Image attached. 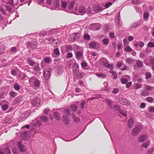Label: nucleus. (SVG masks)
<instances>
[{
    "label": "nucleus",
    "mask_w": 154,
    "mask_h": 154,
    "mask_svg": "<svg viewBox=\"0 0 154 154\" xmlns=\"http://www.w3.org/2000/svg\"><path fill=\"white\" fill-rule=\"evenodd\" d=\"M100 61L102 63L103 65L106 67L108 69H112L114 68L113 64H109L108 62L106 59L105 58H101L100 59Z\"/></svg>",
    "instance_id": "f257e3e1"
},
{
    "label": "nucleus",
    "mask_w": 154,
    "mask_h": 154,
    "mask_svg": "<svg viewBox=\"0 0 154 154\" xmlns=\"http://www.w3.org/2000/svg\"><path fill=\"white\" fill-rule=\"evenodd\" d=\"M141 131V128L139 127H135L131 132V135L134 136L137 135Z\"/></svg>",
    "instance_id": "f03ea898"
},
{
    "label": "nucleus",
    "mask_w": 154,
    "mask_h": 154,
    "mask_svg": "<svg viewBox=\"0 0 154 154\" xmlns=\"http://www.w3.org/2000/svg\"><path fill=\"white\" fill-rule=\"evenodd\" d=\"M40 102V100L39 98H35L32 101L31 104L34 106H37L39 105Z\"/></svg>",
    "instance_id": "7ed1b4c3"
},
{
    "label": "nucleus",
    "mask_w": 154,
    "mask_h": 154,
    "mask_svg": "<svg viewBox=\"0 0 154 154\" xmlns=\"http://www.w3.org/2000/svg\"><path fill=\"white\" fill-rule=\"evenodd\" d=\"M26 46L28 48H31L32 50L35 49L37 47L36 44L31 42H28Z\"/></svg>",
    "instance_id": "20e7f679"
},
{
    "label": "nucleus",
    "mask_w": 154,
    "mask_h": 154,
    "mask_svg": "<svg viewBox=\"0 0 154 154\" xmlns=\"http://www.w3.org/2000/svg\"><path fill=\"white\" fill-rule=\"evenodd\" d=\"M0 154H11L10 149L8 148L0 149Z\"/></svg>",
    "instance_id": "39448f33"
},
{
    "label": "nucleus",
    "mask_w": 154,
    "mask_h": 154,
    "mask_svg": "<svg viewBox=\"0 0 154 154\" xmlns=\"http://www.w3.org/2000/svg\"><path fill=\"white\" fill-rule=\"evenodd\" d=\"M18 145L20 151L21 152H24L26 151V148L25 146L23 145L21 142H18Z\"/></svg>",
    "instance_id": "423d86ee"
},
{
    "label": "nucleus",
    "mask_w": 154,
    "mask_h": 154,
    "mask_svg": "<svg viewBox=\"0 0 154 154\" xmlns=\"http://www.w3.org/2000/svg\"><path fill=\"white\" fill-rule=\"evenodd\" d=\"M76 58L78 60L83 59V52L80 51H78L76 53Z\"/></svg>",
    "instance_id": "0eeeda50"
},
{
    "label": "nucleus",
    "mask_w": 154,
    "mask_h": 154,
    "mask_svg": "<svg viewBox=\"0 0 154 154\" xmlns=\"http://www.w3.org/2000/svg\"><path fill=\"white\" fill-rule=\"evenodd\" d=\"M45 80L48 79L51 75V72L50 71L44 70L43 72Z\"/></svg>",
    "instance_id": "6e6552de"
},
{
    "label": "nucleus",
    "mask_w": 154,
    "mask_h": 154,
    "mask_svg": "<svg viewBox=\"0 0 154 154\" xmlns=\"http://www.w3.org/2000/svg\"><path fill=\"white\" fill-rule=\"evenodd\" d=\"M99 46V45L98 43L95 42H92L89 44L90 47L91 48L96 49Z\"/></svg>",
    "instance_id": "1a4fd4ad"
},
{
    "label": "nucleus",
    "mask_w": 154,
    "mask_h": 154,
    "mask_svg": "<svg viewBox=\"0 0 154 154\" xmlns=\"http://www.w3.org/2000/svg\"><path fill=\"white\" fill-rule=\"evenodd\" d=\"M78 11L82 15H83L86 12L85 7L82 6L80 7L78 9Z\"/></svg>",
    "instance_id": "9d476101"
},
{
    "label": "nucleus",
    "mask_w": 154,
    "mask_h": 154,
    "mask_svg": "<svg viewBox=\"0 0 154 154\" xmlns=\"http://www.w3.org/2000/svg\"><path fill=\"white\" fill-rule=\"evenodd\" d=\"M26 62L29 65L31 66H34L35 63V62L30 58L27 59Z\"/></svg>",
    "instance_id": "9b49d317"
},
{
    "label": "nucleus",
    "mask_w": 154,
    "mask_h": 154,
    "mask_svg": "<svg viewBox=\"0 0 154 154\" xmlns=\"http://www.w3.org/2000/svg\"><path fill=\"white\" fill-rule=\"evenodd\" d=\"M33 79L34 80V85L35 87H38L39 86L40 84V81L37 79H34V78L31 79L29 80L32 81Z\"/></svg>",
    "instance_id": "f8f14e48"
},
{
    "label": "nucleus",
    "mask_w": 154,
    "mask_h": 154,
    "mask_svg": "<svg viewBox=\"0 0 154 154\" xmlns=\"http://www.w3.org/2000/svg\"><path fill=\"white\" fill-rule=\"evenodd\" d=\"M129 102L125 99H123L120 101V103L126 106H128L129 105Z\"/></svg>",
    "instance_id": "ddd939ff"
},
{
    "label": "nucleus",
    "mask_w": 154,
    "mask_h": 154,
    "mask_svg": "<svg viewBox=\"0 0 154 154\" xmlns=\"http://www.w3.org/2000/svg\"><path fill=\"white\" fill-rule=\"evenodd\" d=\"M147 135L145 134L143 135L140 137L139 139V141L140 142H143L147 139Z\"/></svg>",
    "instance_id": "4468645a"
},
{
    "label": "nucleus",
    "mask_w": 154,
    "mask_h": 154,
    "mask_svg": "<svg viewBox=\"0 0 154 154\" xmlns=\"http://www.w3.org/2000/svg\"><path fill=\"white\" fill-rule=\"evenodd\" d=\"M97 8H98V9H96L95 7H93V10L95 12H100L103 10V8L102 7L97 6Z\"/></svg>",
    "instance_id": "2eb2a0df"
},
{
    "label": "nucleus",
    "mask_w": 154,
    "mask_h": 154,
    "mask_svg": "<svg viewBox=\"0 0 154 154\" xmlns=\"http://www.w3.org/2000/svg\"><path fill=\"white\" fill-rule=\"evenodd\" d=\"M134 124V120L132 118H131L128 120V126L129 128H131Z\"/></svg>",
    "instance_id": "dca6fc26"
},
{
    "label": "nucleus",
    "mask_w": 154,
    "mask_h": 154,
    "mask_svg": "<svg viewBox=\"0 0 154 154\" xmlns=\"http://www.w3.org/2000/svg\"><path fill=\"white\" fill-rule=\"evenodd\" d=\"M62 119L64 121V123L66 124H67L69 123V120L68 117L66 116H63L62 117Z\"/></svg>",
    "instance_id": "f3484780"
},
{
    "label": "nucleus",
    "mask_w": 154,
    "mask_h": 154,
    "mask_svg": "<svg viewBox=\"0 0 154 154\" xmlns=\"http://www.w3.org/2000/svg\"><path fill=\"white\" fill-rule=\"evenodd\" d=\"M117 66L118 67L120 68L121 66H123L124 67L123 68H121L120 69L122 70H124L126 69V66L124 64H122V63L121 62H119L117 63Z\"/></svg>",
    "instance_id": "a211bd4d"
},
{
    "label": "nucleus",
    "mask_w": 154,
    "mask_h": 154,
    "mask_svg": "<svg viewBox=\"0 0 154 154\" xmlns=\"http://www.w3.org/2000/svg\"><path fill=\"white\" fill-rule=\"evenodd\" d=\"M53 5L56 7H58L60 6V3L59 0H54Z\"/></svg>",
    "instance_id": "6ab92c4d"
},
{
    "label": "nucleus",
    "mask_w": 154,
    "mask_h": 154,
    "mask_svg": "<svg viewBox=\"0 0 154 154\" xmlns=\"http://www.w3.org/2000/svg\"><path fill=\"white\" fill-rule=\"evenodd\" d=\"M136 65L138 67H141L143 66V63L142 61L139 60H137Z\"/></svg>",
    "instance_id": "aec40b11"
},
{
    "label": "nucleus",
    "mask_w": 154,
    "mask_h": 154,
    "mask_svg": "<svg viewBox=\"0 0 154 154\" xmlns=\"http://www.w3.org/2000/svg\"><path fill=\"white\" fill-rule=\"evenodd\" d=\"M75 4V2L74 1H73L71 2L70 4L68 5V8L69 10H71L72 9Z\"/></svg>",
    "instance_id": "412c9836"
},
{
    "label": "nucleus",
    "mask_w": 154,
    "mask_h": 154,
    "mask_svg": "<svg viewBox=\"0 0 154 154\" xmlns=\"http://www.w3.org/2000/svg\"><path fill=\"white\" fill-rule=\"evenodd\" d=\"M109 72L111 73L112 75L113 78L114 79H116L117 78V75L116 72L110 71Z\"/></svg>",
    "instance_id": "4be33fe9"
},
{
    "label": "nucleus",
    "mask_w": 154,
    "mask_h": 154,
    "mask_svg": "<svg viewBox=\"0 0 154 154\" xmlns=\"http://www.w3.org/2000/svg\"><path fill=\"white\" fill-rule=\"evenodd\" d=\"M53 116L55 118H56L57 120H60V118L59 116V113L57 112H55L53 113Z\"/></svg>",
    "instance_id": "5701e85b"
},
{
    "label": "nucleus",
    "mask_w": 154,
    "mask_h": 154,
    "mask_svg": "<svg viewBox=\"0 0 154 154\" xmlns=\"http://www.w3.org/2000/svg\"><path fill=\"white\" fill-rule=\"evenodd\" d=\"M33 70L35 71H40L41 70V68L38 63H37L36 65L35 66Z\"/></svg>",
    "instance_id": "b1692460"
},
{
    "label": "nucleus",
    "mask_w": 154,
    "mask_h": 154,
    "mask_svg": "<svg viewBox=\"0 0 154 154\" xmlns=\"http://www.w3.org/2000/svg\"><path fill=\"white\" fill-rule=\"evenodd\" d=\"M124 51L125 52H130L132 50V48L128 46L124 48Z\"/></svg>",
    "instance_id": "393cba45"
},
{
    "label": "nucleus",
    "mask_w": 154,
    "mask_h": 154,
    "mask_svg": "<svg viewBox=\"0 0 154 154\" xmlns=\"http://www.w3.org/2000/svg\"><path fill=\"white\" fill-rule=\"evenodd\" d=\"M10 96L13 98L14 97L17 95V93L15 91H10L9 94Z\"/></svg>",
    "instance_id": "a878e982"
},
{
    "label": "nucleus",
    "mask_w": 154,
    "mask_h": 154,
    "mask_svg": "<svg viewBox=\"0 0 154 154\" xmlns=\"http://www.w3.org/2000/svg\"><path fill=\"white\" fill-rule=\"evenodd\" d=\"M72 118L73 119V121L75 122H78L79 121V118L78 117H76L73 114L72 116Z\"/></svg>",
    "instance_id": "bb28decb"
},
{
    "label": "nucleus",
    "mask_w": 154,
    "mask_h": 154,
    "mask_svg": "<svg viewBox=\"0 0 154 154\" xmlns=\"http://www.w3.org/2000/svg\"><path fill=\"white\" fill-rule=\"evenodd\" d=\"M145 89L148 91L153 90H154V87L149 85H146L145 87Z\"/></svg>",
    "instance_id": "cd10ccee"
},
{
    "label": "nucleus",
    "mask_w": 154,
    "mask_h": 154,
    "mask_svg": "<svg viewBox=\"0 0 154 154\" xmlns=\"http://www.w3.org/2000/svg\"><path fill=\"white\" fill-rule=\"evenodd\" d=\"M70 108L71 110L74 112H75L77 109V106L74 105H71Z\"/></svg>",
    "instance_id": "c85d7f7f"
},
{
    "label": "nucleus",
    "mask_w": 154,
    "mask_h": 154,
    "mask_svg": "<svg viewBox=\"0 0 154 154\" xmlns=\"http://www.w3.org/2000/svg\"><path fill=\"white\" fill-rule=\"evenodd\" d=\"M102 42L104 45H107L109 44V40L108 38H105L102 40Z\"/></svg>",
    "instance_id": "c756f323"
},
{
    "label": "nucleus",
    "mask_w": 154,
    "mask_h": 154,
    "mask_svg": "<svg viewBox=\"0 0 154 154\" xmlns=\"http://www.w3.org/2000/svg\"><path fill=\"white\" fill-rule=\"evenodd\" d=\"M149 14L147 13H144L143 15L144 18L145 19V21H147V19L149 17Z\"/></svg>",
    "instance_id": "7c9ffc66"
},
{
    "label": "nucleus",
    "mask_w": 154,
    "mask_h": 154,
    "mask_svg": "<svg viewBox=\"0 0 154 154\" xmlns=\"http://www.w3.org/2000/svg\"><path fill=\"white\" fill-rule=\"evenodd\" d=\"M13 88L16 91H18L20 88L19 85L16 84H14Z\"/></svg>",
    "instance_id": "2f4dec72"
},
{
    "label": "nucleus",
    "mask_w": 154,
    "mask_h": 154,
    "mask_svg": "<svg viewBox=\"0 0 154 154\" xmlns=\"http://www.w3.org/2000/svg\"><path fill=\"white\" fill-rule=\"evenodd\" d=\"M8 108V106L7 104H4L2 106V109L4 111L6 110Z\"/></svg>",
    "instance_id": "473e14b6"
},
{
    "label": "nucleus",
    "mask_w": 154,
    "mask_h": 154,
    "mask_svg": "<svg viewBox=\"0 0 154 154\" xmlns=\"http://www.w3.org/2000/svg\"><path fill=\"white\" fill-rule=\"evenodd\" d=\"M44 60L46 63H48L50 62L51 58L50 57H46L44 59Z\"/></svg>",
    "instance_id": "72a5a7b5"
},
{
    "label": "nucleus",
    "mask_w": 154,
    "mask_h": 154,
    "mask_svg": "<svg viewBox=\"0 0 154 154\" xmlns=\"http://www.w3.org/2000/svg\"><path fill=\"white\" fill-rule=\"evenodd\" d=\"M132 3L135 4L139 5L141 4V2L138 0H132Z\"/></svg>",
    "instance_id": "f704fd0d"
},
{
    "label": "nucleus",
    "mask_w": 154,
    "mask_h": 154,
    "mask_svg": "<svg viewBox=\"0 0 154 154\" xmlns=\"http://www.w3.org/2000/svg\"><path fill=\"white\" fill-rule=\"evenodd\" d=\"M46 34V32L45 30H42L39 33V35L40 37L45 36Z\"/></svg>",
    "instance_id": "c9c22d12"
},
{
    "label": "nucleus",
    "mask_w": 154,
    "mask_h": 154,
    "mask_svg": "<svg viewBox=\"0 0 154 154\" xmlns=\"http://www.w3.org/2000/svg\"><path fill=\"white\" fill-rule=\"evenodd\" d=\"M146 78L148 79L150 78L151 76V74L150 72H148L145 73Z\"/></svg>",
    "instance_id": "e433bc0d"
},
{
    "label": "nucleus",
    "mask_w": 154,
    "mask_h": 154,
    "mask_svg": "<svg viewBox=\"0 0 154 154\" xmlns=\"http://www.w3.org/2000/svg\"><path fill=\"white\" fill-rule=\"evenodd\" d=\"M71 36L73 38L74 40H75L78 38L79 36V35L77 33H75L72 35Z\"/></svg>",
    "instance_id": "4c0bfd02"
},
{
    "label": "nucleus",
    "mask_w": 154,
    "mask_h": 154,
    "mask_svg": "<svg viewBox=\"0 0 154 154\" xmlns=\"http://www.w3.org/2000/svg\"><path fill=\"white\" fill-rule=\"evenodd\" d=\"M148 110L150 112H154V106H151L148 108Z\"/></svg>",
    "instance_id": "58836bf2"
},
{
    "label": "nucleus",
    "mask_w": 154,
    "mask_h": 154,
    "mask_svg": "<svg viewBox=\"0 0 154 154\" xmlns=\"http://www.w3.org/2000/svg\"><path fill=\"white\" fill-rule=\"evenodd\" d=\"M40 119L42 121L44 122H47L48 120V118L45 116H43L41 117L40 118Z\"/></svg>",
    "instance_id": "ea45409f"
},
{
    "label": "nucleus",
    "mask_w": 154,
    "mask_h": 154,
    "mask_svg": "<svg viewBox=\"0 0 154 154\" xmlns=\"http://www.w3.org/2000/svg\"><path fill=\"white\" fill-rule=\"evenodd\" d=\"M142 85L140 84H136L134 86V88L135 89H138L142 87Z\"/></svg>",
    "instance_id": "a19ab883"
},
{
    "label": "nucleus",
    "mask_w": 154,
    "mask_h": 154,
    "mask_svg": "<svg viewBox=\"0 0 154 154\" xmlns=\"http://www.w3.org/2000/svg\"><path fill=\"white\" fill-rule=\"evenodd\" d=\"M149 144V142H146L143 143L142 145V147H144L145 148H146Z\"/></svg>",
    "instance_id": "79ce46f5"
},
{
    "label": "nucleus",
    "mask_w": 154,
    "mask_h": 154,
    "mask_svg": "<svg viewBox=\"0 0 154 154\" xmlns=\"http://www.w3.org/2000/svg\"><path fill=\"white\" fill-rule=\"evenodd\" d=\"M61 6L63 8H66L67 6L66 3L64 2H61Z\"/></svg>",
    "instance_id": "37998d69"
},
{
    "label": "nucleus",
    "mask_w": 154,
    "mask_h": 154,
    "mask_svg": "<svg viewBox=\"0 0 154 154\" xmlns=\"http://www.w3.org/2000/svg\"><path fill=\"white\" fill-rule=\"evenodd\" d=\"M127 82V79L125 78H124L121 79V82L123 84H126Z\"/></svg>",
    "instance_id": "c03bdc74"
},
{
    "label": "nucleus",
    "mask_w": 154,
    "mask_h": 154,
    "mask_svg": "<svg viewBox=\"0 0 154 154\" xmlns=\"http://www.w3.org/2000/svg\"><path fill=\"white\" fill-rule=\"evenodd\" d=\"M84 38L85 39L89 40L90 38V36L88 35H84Z\"/></svg>",
    "instance_id": "a18cd8bd"
},
{
    "label": "nucleus",
    "mask_w": 154,
    "mask_h": 154,
    "mask_svg": "<svg viewBox=\"0 0 154 154\" xmlns=\"http://www.w3.org/2000/svg\"><path fill=\"white\" fill-rule=\"evenodd\" d=\"M133 61V60L131 58H128L126 59V62L128 63H131Z\"/></svg>",
    "instance_id": "49530a36"
},
{
    "label": "nucleus",
    "mask_w": 154,
    "mask_h": 154,
    "mask_svg": "<svg viewBox=\"0 0 154 154\" xmlns=\"http://www.w3.org/2000/svg\"><path fill=\"white\" fill-rule=\"evenodd\" d=\"M96 75L98 77H101L102 78H104L106 76L102 74H99L97 73L96 74Z\"/></svg>",
    "instance_id": "de8ad7c7"
},
{
    "label": "nucleus",
    "mask_w": 154,
    "mask_h": 154,
    "mask_svg": "<svg viewBox=\"0 0 154 154\" xmlns=\"http://www.w3.org/2000/svg\"><path fill=\"white\" fill-rule=\"evenodd\" d=\"M54 53L56 55H59L60 52L57 48H56L54 50Z\"/></svg>",
    "instance_id": "09e8293b"
},
{
    "label": "nucleus",
    "mask_w": 154,
    "mask_h": 154,
    "mask_svg": "<svg viewBox=\"0 0 154 154\" xmlns=\"http://www.w3.org/2000/svg\"><path fill=\"white\" fill-rule=\"evenodd\" d=\"M112 4V3L111 2H109L106 4L105 6L106 8H109L110 6H111Z\"/></svg>",
    "instance_id": "8fccbe9b"
},
{
    "label": "nucleus",
    "mask_w": 154,
    "mask_h": 154,
    "mask_svg": "<svg viewBox=\"0 0 154 154\" xmlns=\"http://www.w3.org/2000/svg\"><path fill=\"white\" fill-rule=\"evenodd\" d=\"M81 65L82 67L84 68L87 66V64L86 62H84L81 63Z\"/></svg>",
    "instance_id": "3c124183"
},
{
    "label": "nucleus",
    "mask_w": 154,
    "mask_h": 154,
    "mask_svg": "<svg viewBox=\"0 0 154 154\" xmlns=\"http://www.w3.org/2000/svg\"><path fill=\"white\" fill-rule=\"evenodd\" d=\"M106 101L109 105H112L113 104V102L109 100L106 99Z\"/></svg>",
    "instance_id": "603ef678"
},
{
    "label": "nucleus",
    "mask_w": 154,
    "mask_h": 154,
    "mask_svg": "<svg viewBox=\"0 0 154 154\" xmlns=\"http://www.w3.org/2000/svg\"><path fill=\"white\" fill-rule=\"evenodd\" d=\"M0 11L2 12V14H5V11L4 10V9L2 7H0Z\"/></svg>",
    "instance_id": "864d4df0"
},
{
    "label": "nucleus",
    "mask_w": 154,
    "mask_h": 154,
    "mask_svg": "<svg viewBox=\"0 0 154 154\" xmlns=\"http://www.w3.org/2000/svg\"><path fill=\"white\" fill-rule=\"evenodd\" d=\"M153 100V98L151 97H148L147 98V101L149 102H152Z\"/></svg>",
    "instance_id": "5fc2aeb1"
},
{
    "label": "nucleus",
    "mask_w": 154,
    "mask_h": 154,
    "mask_svg": "<svg viewBox=\"0 0 154 154\" xmlns=\"http://www.w3.org/2000/svg\"><path fill=\"white\" fill-rule=\"evenodd\" d=\"M72 54L71 53H68L67 54V55H66V57L67 58H71L72 57Z\"/></svg>",
    "instance_id": "6e6d98bb"
},
{
    "label": "nucleus",
    "mask_w": 154,
    "mask_h": 154,
    "mask_svg": "<svg viewBox=\"0 0 154 154\" xmlns=\"http://www.w3.org/2000/svg\"><path fill=\"white\" fill-rule=\"evenodd\" d=\"M119 91V90L118 89L115 88L113 89V90L112 91V93L113 94H116Z\"/></svg>",
    "instance_id": "4d7b16f0"
},
{
    "label": "nucleus",
    "mask_w": 154,
    "mask_h": 154,
    "mask_svg": "<svg viewBox=\"0 0 154 154\" xmlns=\"http://www.w3.org/2000/svg\"><path fill=\"white\" fill-rule=\"evenodd\" d=\"M149 94L148 92L146 90L144 91L142 93V95L144 96H147Z\"/></svg>",
    "instance_id": "13d9d810"
},
{
    "label": "nucleus",
    "mask_w": 154,
    "mask_h": 154,
    "mask_svg": "<svg viewBox=\"0 0 154 154\" xmlns=\"http://www.w3.org/2000/svg\"><path fill=\"white\" fill-rule=\"evenodd\" d=\"M64 111L66 112V113L68 114V115H69L70 114V110L69 109H65L64 110Z\"/></svg>",
    "instance_id": "bf43d9fd"
},
{
    "label": "nucleus",
    "mask_w": 154,
    "mask_h": 154,
    "mask_svg": "<svg viewBox=\"0 0 154 154\" xmlns=\"http://www.w3.org/2000/svg\"><path fill=\"white\" fill-rule=\"evenodd\" d=\"M145 106L146 105L144 103H141L140 105V107L141 108H144L145 107Z\"/></svg>",
    "instance_id": "052dcab7"
},
{
    "label": "nucleus",
    "mask_w": 154,
    "mask_h": 154,
    "mask_svg": "<svg viewBox=\"0 0 154 154\" xmlns=\"http://www.w3.org/2000/svg\"><path fill=\"white\" fill-rule=\"evenodd\" d=\"M11 51L12 52H15L17 51V48L15 47L12 48L11 49Z\"/></svg>",
    "instance_id": "680f3d73"
},
{
    "label": "nucleus",
    "mask_w": 154,
    "mask_h": 154,
    "mask_svg": "<svg viewBox=\"0 0 154 154\" xmlns=\"http://www.w3.org/2000/svg\"><path fill=\"white\" fill-rule=\"evenodd\" d=\"M150 63L152 65L154 64V58H152L149 60Z\"/></svg>",
    "instance_id": "e2e57ef3"
},
{
    "label": "nucleus",
    "mask_w": 154,
    "mask_h": 154,
    "mask_svg": "<svg viewBox=\"0 0 154 154\" xmlns=\"http://www.w3.org/2000/svg\"><path fill=\"white\" fill-rule=\"evenodd\" d=\"M122 43H118V44L117 46V48L118 50H119L120 49L122 46Z\"/></svg>",
    "instance_id": "0e129e2a"
},
{
    "label": "nucleus",
    "mask_w": 154,
    "mask_h": 154,
    "mask_svg": "<svg viewBox=\"0 0 154 154\" xmlns=\"http://www.w3.org/2000/svg\"><path fill=\"white\" fill-rule=\"evenodd\" d=\"M128 39L129 41H131L134 39V38L132 36H129L128 37Z\"/></svg>",
    "instance_id": "69168bd1"
},
{
    "label": "nucleus",
    "mask_w": 154,
    "mask_h": 154,
    "mask_svg": "<svg viewBox=\"0 0 154 154\" xmlns=\"http://www.w3.org/2000/svg\"><path fill=\"white\" fill-rule=\"evenodd\" d=\"M120 113L123 115L125 117H126L127 115V114L125 112H121Z\"/></svg>",
    "instance_id": "338daca9"
},
{
    "label": "nucleus",
    "mask_w": 154,
    "mask_h": 154,
    "mask_svg": "<svg viewBox=\"0 0 154 154\" xmlns=\"http://www.w3.org/2000/svg\"><path fill=\"white\" fill-rule=\"evenodd\" d=\"M123 42L124 45H128L129 42H127V39L126 38H124L123 40Z\"/></svg>",
    "instance_id": "774afa93"
}]
</instances>
